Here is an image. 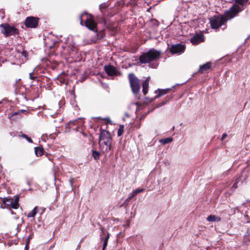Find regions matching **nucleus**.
I'll use <instances>...</instances> for the list:
<instances>
[{"label":"nucleus","mask_w":250,"mask_h":250,"mask_svg":"<svg viewBox=\"0 0 250 250\" xmlns=\"http://www.w3.org/2000/svg\"><path fill=\"white\" fill-rule=\"evenodd\" d=\"M242 9L236 5L231 6L226 11L224 15L220 16L215 15L209 19V23L211 28L218 29L220 27L228 21L230 20L237 16L241 12Z\"/></svg>","instance_id":"f257e3e1"},{"label":"nucleus","mask_w":250,"mask_h":250,"mask_svg":"<svg viewBox=\"0 0 250 250\" xmlns=\"http://www.w3.org/2000/svg\"><path fill=\"white\" fill-rule=\"evenodd\" d=\"M112 142V139L109 132L105 130H101L99 135V144L104 153L110 150Z\"/></svg>","instance_id":"f03ea898"},{"label":"nucleus","mask_w":250,"mask_h":250,"mask_svg":"<svg viewBox=\"0 0 250 250\" xmlns=\"http://www.w3.org/2000/svg\"><path fill=\"white\" fill-rule=\"evenodd\" d=\"M162 55L161 51L154 48L149 49L146 53H143L139 57V61L141 63H148L159 59Z\"/></svg>","instance_id":"7ed1b4c3"},{"label":"nucleus","mask_w":250,"mask_h":250,"mask_svg":"<svg viewBox=\"0 0 250 250\" xmlns=\"http://www.w3.org/2000/svg\"><path fill=\"white\" fill-rule=\"evenodd\" d=\"M0 27L1 28V32L5 37L19 34L18 29L14 26H10L8 23H2L0 25Z\"/></svg>","instance_id":"20e7f679"},{"label":"nucleus","mask_w":250,"mask_h":250,"mask_svg":"<svg viewBox=\"0 0 250 250\" xmlns=\"http://www.w3.org/2000/svg\"><path fill=\"white\" fill-rule=\"evenodd\" d=\"M128 79L132 91L134 94H138L140 90L139 80L132 73L129 74Z\"/></svg>","instance_id":"39448f33"},{"label":"nucleus","mask_w":250,"mask_h":250,"mask_svg":"<svg viewBox=\"0 0 250 250\" xmlns=\"http://www.w3.org/2000/svg\"><path fill=\"white\" fill-rule=\"evenodd\" d=\"M39 19L32 16L28 17L24 21V24L27 28H34L37 27Z\"/></svg>","instance_id":"423d86ee"},{"label":"nucleus","mask_w":250,"mask_h":250,"mask_svg":"<svg viewBox=\"0 0 250 250\" xmlns=\"http://www.w3.org/2000/svg\"><path fill=\"white\" fill-rule=\"evenodd\" d=\"M185 48V45L179 43L172 45L169 50L172 54L181 53L184 52Z\"/></svg>","instance_id":"0eeeda50"},{"label":"nucleus","mask_w":250,"mask_h":250,"mask_svg":"<svg viewBox=\"0 0 250 250\" xmlns=\"http://www.w3.org/2000/svg\"><path fill=\"white\" fill-rule=\"evenodd\" d=\"M2 204L1 205V208H13V199L11 197H5L1 199Z\"/></svg>","instance_id":"6e6552de"},{"label":"nucleus","mask_w":250,"mask_h":250,"mask_svg":"<svg viewBox=\"0 0 250 250\" xmlns=\"http://www.w3.org/2000/svg\"><path fill=\"white\" fill-rule=\"evenodd\" d=\"M104 70L106 73L110 76L117 75L118 71L115 67L111 65H105L104 66Z\"/></svg>","instance_id":"1a4fd4ad"},{"label":"nucleus","mask_w":250,"mask_h":250,"mask_svg":"<svg viewBox=\"0 0 250 250\" xmlns=\"http://www.w3.org/2000/svg\"><path fill=\"white\" fill-rule=\"evenodd\" d=\"M191 42L196 45L204 41V35L202 34H197L190 39Z\"/></svg>","instance_id":"9d476101"},{"label":"nucleus","mask_w":250,"mask_h":250,"mask_svg":"<svg viewBox=\"0 0 250 250\" xmlns=\"http://www.w3.org/2000/svg\"><path fill=\"white\" fill-rule=\"evenodd\" d=\"M85 25L89 30L96 32V28L97 27L95 22L90 18L88 19L85 21Z\"/></svg>","instance_id":"9b49d317"},{"label":"nucleus","mask_w":250,"mask_h":250,"mask_svg":"<svg viewBox=\"0 0 250 250\" xmlns=\"http://www.w3.org/2000/svg\"><path fill=\"white\" fill-rule=\"evenodd\" d=\"M211 66V63L210 62H206L205 64L200 66L198 72L200 73H204L209 70Z\"/></svg>","instance_id":"f8f14e48"},{"label":"nucleus","mask_w":250,"mask_h":250,"mask_svg":"<svg viewBox=\"0 0 250 250\" xmlns=\"http://www.w3.org/2000/svg\"><path fill=\"white\" fill-rule=\"evenodd\" d=\"M170 90V88L158 89V90L155 91V93H156L157 95L154 98L157 99L160 98V97L168 93Z\"/></svg>","instance_id":"ddd939ff"},{"label":"nucleus","mask_w":250,"mask_h":250,"mask_svg":"<svg viewBox=\"0 0 250 250\" xmlns=\"http://www.w3.org/2000/svg\"><path fill=\"white\" fill-rule=\"evenodd\" d=\"M250 242V230H248L243 237L242 244L244 246H248Z\"/></svg>","instance_id":"4468645a"},{"label":"nucleus","mask_w":250,"mask_h":250,"mask_svg":"<svg viewBox=\"0 0 250 250\" xmlns=\"http://www.w3.org/2000/svg\"><path fill=\"white\" fill-rule=\"evenodd\" d=\"M235 3L233 4L231 6H233L234 5H237L242 9L241 11L244 10V5L247 3L249 0H234Z\"/></svg>","instance_id":"2eb2a0df"},{"label":"nucleus","mask_w":250,"mask_h":250,"mask_svg":"<svg viewBox=\"0 0 250 250\" xmlns=\"http://www.w3.org/2000/svg\"><path fill=\"white\" fill-rule=\"evenodd\" d=\"M149 82V79L147 78L143 83V92L144 95H146L148 92Z\"/></svg>","instance_id":"dca6fc26"},{"label":"nucleus","mask_w":250,"mask_h":250,"mask_svg":"<svg viewBox=\"0 0 250 250\" xmlns=\"http://www.w3.org/2000/svg\"><path fill=\"white\" fill-rule=\"evenodd\" d=\"M109 237L110 233L108 232L107 235L104 238L102 237H100V239L104 241L102 250H104L106 248Z\"/></svg>","instance_id":"f3484780"},{"label":"nucleus","mask_w":250,"mask_h":250,"mask_svg":"<svg viewBox=\"0 0 250 250\" xmlns=\"http://www.w3.org/2000/svg\"><path fill=\"white\" fill-rule=\"evenodd\" d=\"M35 153L38 157L41 156L43 153V149L42 147H36L35 148Z\"/></svg>","instance_id":"a211bd4d"},{"label":"nucleus","mask_w":250,"mask_h":250,"mask_svg":"<svg viewBox=\"0 0 250 250\" xmlns=\"http://www.w3.org/2000/svg\"><path fill=\"white\" fill-rule=\"evenodd\" d=\"M14 202L13 201V208L17 209L19 207V196L18 195H16L14 196Z\"/></svg>","instance_id":"6ab92c4d"},{"label":"nucleus","mask_w":250,"mask_h":250,"mask_svg":"<svg viewBox=\"0 0 250 250\" xmlns=\"http://www.w3.org/2000/svg\"><path fill=\"white\" fill-rule=\"evenodd\" d=\"M38 212V207H35L34 209L29 212L28 214H27V217H34L36 214Z\"/></svg>","instance_id":"aec40b11"},{"label":"nucleus","mask_w":250,"mask_h":250,"mask_svg":"<svg viewBox=\"0 0 250 250\" xmlns=\"http://www.w3.org/2000/svg\"><path fill=\"white\" fill-rule=\"evenodd\" d=\"M207 220L209 222L219 221L220 220V218L216 217L215 215H210L208 217Z\"/></svg>","instance_id":"412c9836"},{"label":"nucleus","mask_w":250,"mask_h":250,"mask_svg":"<svg viewBox=\"0 0 250 250\" xmlns=\"http://www.w3.org/2000/svg\"><path fill=\"white\" fill-rule=\"evenodd\" d=\"M173 139L171 137H168L165 139H162L160 140V142L163 145H166L172 142Z\"/></svg>","instance_id":"4be33fe9"},{"label":"nucleus","mask_w":250,"mask_h":250,"mask_svg":"<svg viewBox=\"0 0 250 250\" xmlns=\"http://www.w3.org/2000/svg\"><path fill=\"white\" fill-rule=\"evenodd\" d=\"M144 191H145V188H137V189H135V190H133L131 194L132 195V196L134 197L136 195H137V194L141 193V192H143Z\"/></svg>","instance_id":"5701e85b"},{"label":"nucleus","mask_w":250,"mask_h":250,"mask_svg":"<svg viewBox=\"0 0 250 250\" xmlns=\"http://www.w3.org/2000/svg\"><path fill=\"white\" fill-rule=\"evenodd\" d=\"M20 113L19 112V110L16 111V112H12L10 113H9L8 115V117L10 120H14L15 119L13 118V117L15 115H20Z\"/></svg>","instance_id":"b1692460"},{"label":"nucleus","mask_w":250,"mask_h":250,"mask_svg":"<svg viewBox=\"0 0 250 250\" xmlns=\"http://www.w3.org/2000/svg\"><path fill=\"white\" fill-rule=\"evenodd\" d=\"M92 155L94 160H97L99 159L100 153L98 151L93 150Z\"/></svg>","instance_id":"393cba45"},{"label":"nucleus","mask_w":250,"mask_h":250,"mask_svg":"<svg viewBox=\"0 0 250 250\" xmlns=\"http://www.w3.org/2000/svg\"><path fill=\"white\" fill-rule=\"evenodd\" d=\"M124 131V126L123 125H120L119 128L118 129L117 135L118 136H121L123 135Z\"/></svg>","instance_id":"a878e982"},{"label":"nucleus","mask_w":250,"mask_h":250,"mask_svg":"<svg viewBox=\"0 0 250 250\" xmlns=\"http://www.w3.org/2000/svg\"><path fill=\"white\" fill-rule=\"evenodd\" d=\"M134 197L132 196V195L131 194L129 197H128L127 199H125L123 204L122 205V206H125L126 207L128 206V202L131 200L132 198Z\"/></svg>","instance_id":"bb28decb"},{"label":"nucleus","mask_w":250,"mask_h":250,"mask_svg":"<svg viewBox=\"0 0 250 250\" xmlns=\"http://www.w3.org/2000/svg\"><path fill=\"white\" fill-rule=\"evenodd\" d=\"M20 136H21L25 139H26V140L29 142V143H33V141L32 140V139L29 137L27 135H26V134H21V135H20Z\"/></svg>","instance_id":"cd10ccee"},{"label":"nucleus","mask_w":250,"mask_h":250,"mask_svg":"<svg viewBox=\"0 0 250 250\" xmlns=\"http://www.w3.org/2000/svg\"><path fill=\"white\" fill-rule=\"evenodd\" d=\"M240 178H237L236 179L235 183L233 184L232 188H237V184L240 182Z\"/></svg>","instance_id":"c85d7f7f"},{"label":"nucleus","mask_w":250,"mask_h":250,"mask_svg":"<svg viewBox=\"0 0 250 250\" xmlns=\"http://www.w3.org/2000/svg\"><path fill=\"white\" fill-rule=\"evenodd\" d=\"M107 7L106 4L105 3L101 4L99 5V8L101 12H103V10Z\"/></svg>","instance_id":"c756f323"},{"label":"nucleus","mask_w":250,"mask_h":250,"mask_svg":"<svg viewBox=\"0 0 250 250\" xmlns=\"http://www.w3.org/2000/svg\"><path fill=\"white\" fill-rule=\"evenodd\" d=\"M76 121V120L73 121H70L69 123H68L66 125V127L70 128L71 125H74Z\"/></svg>","instance_id":"7c9ffc66"},{"label":"nucleus","mask_w":250,"mask_h":250,"mask_svg":"<svg viewBox=\"0 0 250 250\" xmlns=\"http://www.w3.org/2000/svg\"><path fill=\"white\" fill-rule=\"evenodd\" d=\"M74 178H70L69 180V185H70V189L71 190H73V180H74Z\"/></svg>","instance_id":"2f4dec72"},{"label":"nucleus","mask_w":250,"mask_h":250,"mask_svg":"<svg viewBox=\"0 0 250 250\" xmlns=\"http://www.w3.org/2000/svg\"><path fill=\"white\" fill-rule=\"evenodd\" d=\"M33 74L34 71L32 72L29 73V79L31 80H35L37 78V76H34Z\"/></svg>","instance_id":"473e14b6"},{"label":"nucleus","mask_w":250,"mask_h":250,"mask_svg":"<svg viewBox=\"0 0 250 250\" xmlns=\"http://www.w3.org/2000/svg\"><path fill=\"white\" fill-rule=\"evenodd\" d=\"M99 229L101 231V234H104V228L100 224H99Z\"/></svg>","instance_id":"72a5a7b5"},{"label":"nucleus","mask_w":250,"mask_h":250,"mask_svg":"<svg viewBox=\"0 0 250 250\" xmlns=\"http://www.w3.org/2000/svg\"><path fill=\"white\" fill-rule=\"evenodd\" d=\"M169 101V100H167L166 102H162V103L160 104L158 106V107H160V106H161L163 105H164L166 103H167L168 101Z\"/></svg>","instance_id":"f704fd0d"},{"label":"nucleus","mask_w":250,"mask_h":250,"mask_svg":"<svg viewBox=\"0 0 250 250\" xmlns=\"http://www.w3.org/2000/svg\"><path fill=\"white\" fill-rule=\"evenodd\" d=\"M227 136V134L226 133H224L222 136L221 140H223Z\"/></svg>","instance_id":"c9c22d12"},{"label":"nucleus","mask_w":250,"mask_h":250,"mask_svg":"<svg viewBox=\"0 0 250 250\" xmlns=\"http://www.w3.org/2000/svg\"><path fill=\"white\" fill-rule=\"evenodd\" d=\"M28 245H29V241L26 242V246L25 247V250H28V248H29Z\"/></svg>","instance_id":"e433bc0d"},{"label":"nucleus","mask_w":250,"mask_h":250,"mask_svg":"<svg viewBox=\"0 0 250 250\" xmlns=\"http://www.w3.org/2000/svg\"><path fill=\"white\" fill-rule=\"evenodd\" d=\"M19 112L21 114V113L27 112V110H24V109H21V110H19Z\"/></svg>","instance_id":"4c0bfd02"},{"label":"nucleus","mask_w":250,"mask_h":250,"mask_svg":"<svg viewBox=\"0 0 250 250\" xmlns=\"http://www.w3.org/2000/svg\"><path fill=\"white\" fill-rule=\"evenodd\" d=\"M22 55L24 56L25 57H26L27 56V53L26 52H25V51H23L22 52Z\"/></svg>","instance_id":"58836bf2"},{"label":"nucleus","mask_w":250,"mask_h":250,"mask_svg":"<svg viewBox=\"0 0 250 250\" xmlns=\"http://www.w3.org/2000/svg\"><path fill=\"white\" fill-rule=\"evenodd\" d=\"M83 16V14H82L80 17V21H81V24H83V19H82V17Z\"/></svg>","instance_id":"ea45409f"},{"label":"nucleus","mask_w":250,"mask_h":250,"mask_svg":"<svg viewBox=\"0 0 250 250\" xmlns=\"http://www.w3.org/2000/svg\"><path fill=\"white\" fill-rule=\"evenodd\" d=\"M236 210H237L238 212L239 211V207H236L234 208V211H235Z\"/></svg>","instance_id":"a19ab883"},{"label":"nucleus","mask_w":250,"mask_h":250,"mask_svg":"<svg viewBox=\"0 0 250 250\" xmlns=\"http://www.w3.org/2000/svg\"><path fill=\"white\" fill-rule=\"evenodd\" d=\"M31 238V236H30V235H29V236L28 237V238H27V240L26 242H28V241L29 242V241H30V239Z\"/></svg>","instance_id":"79ce46f5"},{"label":"nucleus","mask_w":250,"mask_h":250,"mask_svg":"<svg viewBox=\"0 0 250 250\" xmlns=\"http://www.w3.org/2000/svg\"><path fill=\"white\" fill-rule=\"evenodd\" d=\"M107 123H109V122H111V121L109 119H107Z\"/></svg>","instance_id":"37998d69"},{"label":"nucleus","mask_w":250,"mask_h":250,"mask_svg":"<svg viewBox=\"0 0 250 250\" xmlns=\"http://www.w3.org/2000/svg\"><path fill=\"white\" fill-rule=\"evenodd\" d=\"M11 213L12 214H14V211H12V210H11Z\"/></svg>","instance_id":"c03bdc74"},{"label":"nucleus","mask_w":250,"mask_h":250,"mask_svg":"<svg viewBox=\"0 0 250 250\" xmlns=\"http://www.w3.org/2000/svg\"><path fill=\"white\" fill-rule=\"evenodd\" d=\"M174 126H173V127L172 128V129L174 130Z\"/></svg>","instance_id":"a18cd8bd"},{"label":"nucleus","mask_w":250,"mask_h":250,"mask_svg":"<svg viewBox=\"0 0 250 250\" xmlns=\"http://www.w3.org/2000/svg\"><path fill=\"white\" fill-rule=\"evenodd\" d=\"M248 223H250V221L248 222Z\"/></svg>","instance_id":"49530a36"},{"label":"nucleus","mask_w":250,"mask_h":250,"mask_svg":"<svg viewBox=\"0 0 250 250\" xmlns=\"http://www.w3.org/2000/svg\"><path fill=\"white\" fill-rule=\"evenodd\" d=\"M0 104H1V102H0Z\"/></svg>","instance_id":"de8ad7c7"}]
</instances>
